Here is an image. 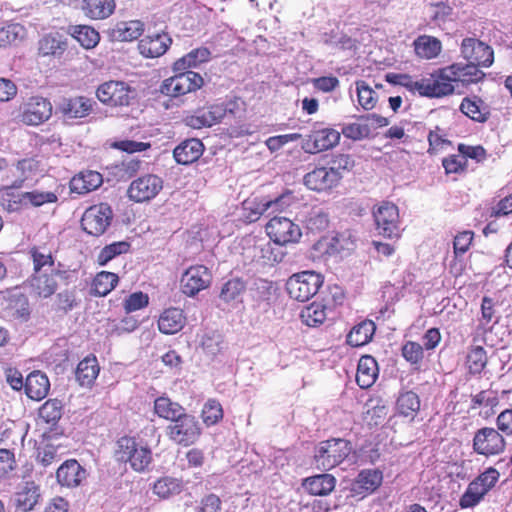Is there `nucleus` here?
I'll list each match as a JSON object with an SVG mask.
<instances>
[{
	"mask_svg": "<svg viewBox=\"0 0 512 512\" xmlns=\"http://www.w3.org/2000/svg\"><path fill=\"white\" fill-rule=\"evenodd\" d=\"M186 317L179 308H169L164 310L158 319L159 331L163 334H175L185 325Z\"/></svg>",
	"mask_w": 512,
	"mask_h": 512,
	"instance_id": "c756f323",
	"label": "nucleus"
},
{
	"mask_svg": "<svg viewBox=\"0 0 512 512\" xmlns=\"http://www.w3.org/2000/svg\"><path fill=\"white\" fill-rule=\"evenodd\" d=\"M149 303V297L147 294L143 292H135L128 296V298L124 302L125 310L129 312H134L139 309L146 307Z\"/></svg>",
	"mask_w": 512,
	"mask_h": 512,
	"instance_id": "69168bd1",
	"label": "nucleus"
},
{
	"mask_svg": "<svg viewBox=\"0 0 512 512\" xmlns=\"http://www.w3.org/2000/svg\"><path fill=\"white\" fill-rule=\"evenodd\" d=\"M144 24L139 20L118 22L110 32L115 41H133L142 35Z\"/></svg>",
	"mask_w": 512,
	"mask_h": 512,
	"instance_id": "473e14b6",
	"label": "nucleus"
},
{
	"mask_svg": "<svg viewBox=\"0 0 512 512\" xmlns=\"http://www.w3.org/2000/svg\"><path fill=\"white\" fill-rule=\"evenodd\" d=\"M499 472L492 467L486 469L473 481H471L463 495L460 497L459 506L462 509L477 506L485 495L496 485L499 480Z\"/></svg>",
	"mask_w": 512,
	"mask_h": 512,
	"instance_id": "20e7f679",
	"label": "nucleus"
},
{
	"mask_svg": "<svg viewBox=\"0 0 512 512\" xmlns=\"http://www.w3.org/2000/svg\"><path fill=\"white\" fill-rule=\"evenodd\" d=\"M403 357L412 364H417L423 359V347L416 343L409 341L402 348Z\"/></svg>",
	"mask_w": 512,
	"mask_h": 512,
	"instance_id": "338daca9",
	"label": "nucleus"
},
{
	"mask_svg": "<svg viewBox=\"0 0 512 512\" xmlns=\"http://www.w3.org/2000/svg\"><path fill=\"white\" fill-rule=\"evenodd\" d=\"M442 164L447 174L460 173L465 170L467 160L465 156L459 153L458 155H451L444 158Z\"/></svg>",
	"mask_w": 512,
	"mask_h": 512,
	"instance_id": "680f3d73",
	"label": "nucleus"
},
{
	"mask_svg": "<svg viewBox=\"0 0 512 512\" xmlns=\"http://www.w3.org/2000/svg\"><path fill=\"white\" fill-rule=\"evenodd\" d=\"M167 437L184 447L194 444L201 436L202 428L194 415L184 412L166 427Z\"/></svg>",
	"mask_w": 512,
	"mask_h": 512,
	"instance_id": "39448f33",
	"label": "nucleus"
},
{
	"mask_svg": "<svg viewBox=\"0 0 512 512\" xmlns=\"http://www.w3.org/2000/svg\"><path fill=\"white\" fill-rule=\"evenodd\" d=\"M373 217L379 235L385 238L400 236L398 207L390 202H383L374 211Z\"/></svg>",
	"mask_w": 512,
	"mask_h": 512,
	"instance_id": "1a4fd4ad",
	"label": "nucleus"
},
{
	"mask_svg": "<svg viewBox=\"0 0 512 512\" xmlns=\"http://www.w3.org/2000/svg\"><path fill=\"white\" fill-rule=\"evenodd\" d=\"M413 46L416 55L427 60L436 58L442 50L441 41L429 35L417 37L413 42Z\"/></svg>",
	"mask_w": 512,
	"mask_h": 512,
	"instance_id": "c9c22d12",
	"label": "nucleus"
},
{
	"mask_svg": "<svg viewBox=\"0 0 512 512\" xmlns=\"http://www.w3.org/2000/svg\"><path fill=\"white\" fill-rule=\"evenodd\" d=\"M172 44L171 37L165 33L148 34L138 43V49L146 58H157L162 56Z\"/></svg>",
	"mask_w": 512,
	"mask_h": 512,
	"instance_id": "6ab92c4d",
	"label": "nucleus"
},
{
	"mask_svg": "<svg viewBox=\"0 0 512 512\" xmlns=\"http://www.w3.org/2000/svg\"><path fill=\"white\" fill-rule=\"evenodd\" d=\"M378 365L376 360L370 356H362L358 362L356 382L362 388L371 387L378 376Z\"/></svg>",
	"mask_w": 512,
	"mask_h": 512,
	"instance_id": "7c9ffc66",
	"label": "nucleus"
},
{
	"mask_svg": "<svg viewBox=\"0 0 512 512\" xmlns=\"http://www.w3.org/2000/svg\"><path fill=\"white\" fill-rule=\"evenodd\" d=\"M461 54L468 62L476 64L479 67H490L494 61L493 49L486 43L475 38L463 39Z\"/></svg>",
	"mask_w": 512,
	"mask_h": 512,
	"instance_id": "dca6fc26",
	"label": "nucleus"
},
{
	"mask_svg": "<svg viewBox=\"0 0 512 512\" xmlns=\"http://www.w3.org/2000/svg\"><path fill=\"white\" fill-rule=\"evenodd\" d=\"M163 188V180L154 174L143 175L131 182L127 194L136 202L142 203L155 198Z\"/></svg>",
	"mask_w": 512,
	"mask_h": 512,
	"instance_id": "ddd939ff",
	"label": "nucleus"
},
{
	"mask_svg": "<svg viewBox=\"0 0 512 512\" xmlns=\"http://www.w3.org/2000/svg\"><path fill=\"white\" fill-rule=\"evenodd\" d=\"M68 33L85 49L94 48L100 40L99 33L88 25H73L68 27Z\"/></svg>",
	"mask_w": 512,
	"mask_h": 512,
	"instance_id": "79ce46f5",
	"label": "nucleus"
},
{
	"mask_svg": "<svg viewBox=\"0 0 512 512\" xmlns=\"http://www.w3.org/2000/svg\"><path fill=\"white\" fill-rule=\"evenodd\" d=\"M31 256L33 259L34 273L42 272L45 266L52 269L54 265V259L51 253H43L37 248L31 249Z\"/></svg>",
	"mask_w": 512,
	"mask_h": 512,
	"instance_id": "e2e57ef3",
	"label": "nucleus"
},
{
	"mask_svg": "<svg viewBox=\"0 0 512 512\" xmlns=\"http://www.w3.org/2000/svg\"><path fill=\"white\" fill-rule=\"evenodd\" d=\"M473 236L474 234L471 231H463L455 236L453 246L456 256L463 255L468 251L472 243Z\"/></svg>",
	"mask_w": 512,
	"mask_h": 512,
	"instance_id": "774afa93",
	"label": "nucleus"
},
{
	"mask_svg": "<svg viewBox=\"0 0 512 512\" xmlns=\"http://www.w3.org/2000/svg\"><path fill=\"white\" fill-rule=\"evenodd\" d=\"M116 457L121 462H129L133 470L144 471L152 461L151 450L133 437H122L117 442Z\"/></svg>",
	"mask_w": 512,
	"mask_h": 512,
	"instance_id": "7ed1b4c3",
	"label": "nucleus"
},
{
	"mask_svg": "<svg viewBox=\"0 0 512 512\" xmlns=\"http://www.w3.org/2000/svg\"><path fill=\"white\" fill-rule=\"evenodd\" d=\"M245 290L246 283L241 278H232L222 285L219 298L225 303L237 302Z\"/></svg>",
	"mask_w": 512,
	"mask_h": 512,
	"instance_id": "c03bdc74",
	"label": "nucleus"
},
{
	"mask_svg": "<svg viewBox=\"0 0 512 512\" xmlns=\"http://www.w3.org/2000/svg\"><path fill=\"white\" fill-rule=\"evenodd\" d=\"M134 90L123 81H107L101 84L96 96L104 104L111 106H127L133 98Z\"/></svg>",
	"mask_w": 512,
	"mask_h": 512,
	"instance_id": "f8f14e48",
	"label": "nucleus"
},
{
	"mask_svg": "<svg viewBox=\"0 0 512 512\" xmlns=\"http://www.w3.org/2000/svg\"><path fill=\"white\" fill-rule=\"evenodd\" d=\"M232 105L234 104H213L197 109L192 115L186 116L184 122L193 129L211 127L219 123L227 113H233Z\"/></svg>",
	"mask_w": 512,
	"mask_h": 512,
	"instance_id": "6e6552de",
	"label": "nucleus"
},
{
	"mask_svg": "<svg viewBox=\"0 0 512 512\" xmlns=\"http://www.w3.org/2000/svg\"><path fill=\"white\" fill-rule=\"evenodd\" d=\"M113 211L106 203L90 206L81 218V227L89 235L101 236L110 226Z\"/></svg>",
	"mask_w": 512,
	"mask_h": 512,
	"instance_id": "0eeeda50",
	"label": "nucleus"
},
{
	"mask_svg": "<svg viewBox=\"0 0 512 512\" xmlns=\"http://www.w3.org/2000/svg\"><path fill=\"white\" fill-rule=\"evenodd\" d=\"M25 29L18 23L9 24L0 29V47L16 44L23 39Z\"/></svg>",
	"mask_w": 512,
	"mask_h": 512,
	"instance_id": "6e6d98bb",
	"label": "nucleus"
},
{
	"mask_svg": "<svg viewBox=\"0 0 512 512\" xmlns=\"http://www.w3.org/2000/svg\"><path fill=\"white\" fill-rule=\"evenodd\" d=\"M342 175L336 168L319 167L304 176L305 186L313 191H327L336 187Z\"/></svg>",
	"mask_w": 512,
	"mask_h": 512,
	"instance_id": "f3484780",
	"label": "nucleus"
},
{
	"mask_svg": "<svg viewBox=\"0 0 512 512\" xmlns=\"http://www.w3.org/2000/svg\"><path fill=\"white\" fill-rule=\"evenodd\" d=\"M182 482L173 477H162L153 485V492L161 498H169L179 494L182 490Z\"/></svg>",
	"mask_w": 512,
	"mask_h": 512,
	"instance_id": "09e8293b",
	"label": "nucleus"
},
{
	"mask_svg": "<svg viewBox=\"0 0 512 512\" xmlns=\"http://www.w3.org/2000/svg\"><path fill=\"white\" fill-rule=\"evenodd\" d=\"M487 365V354L483 347L474 346L467 354V367L472 374H480Z\"/></svg>",
	"mask_w": 512,
	"mask_h": 512,
	"instance_id": "3c124183",
	"label": "nucleus"
},
{
	"mask_svg": "<svg viewBox=\"0 0 512 512\" xmlns=\"http://www.w3.org/2000/svg\"><path fill=\"white\" fill-rule=\"evenodd\" d=\"M506 442L503 436L494 428L479 429L473 438V449L484 456L498 455L505 449Z\"/></svg>",
	"mask_w": 512,
	"mask_h": 512,
	"instance_id": "2eb2a0df",
	"label": "nucleus"
},
{
	"mask_svg": "<svg viewBox=\"0 0 512 512\" xmlns=\"http://www.w3.org/2000/svg\"><path fill=\"white\" fill-rule=\"evenodd\" d=\"M96 102L85 96H76L63 99L58 105V110L66 119H79L87 117Z\"/></svg>",
	"mask_w": 512,
	"mask_h": 512,
	"instance_id": "aec40b11",
	"label": "nucleus"
},
{
	"mask_svg": "<svg viewBox=\"0 0 512 512\" xmlns=\"http://www.w3.org/2000/svg\"><path fill=\"white\" fill-rule=\"evenodd\" d=\"M449 66L438 69L436 72L430 74V90L432 98H441L450 95L454 92V76Z\"/></svg>",
	"mask_w": 512,
	"mask_h": 512,
	"instance_id": "412c9836",
	"label": "nucleus"
},
{
	"mask_svg": "<svg viewBox=\"0 0 512 512\" xmlns=\"http://www.w3.org/2000/svg\"><path fill=\"white\" fill-rule=\"evenodd\" d=\"M210 57L211 52L208 48L199 47L178 59L174 63L173 69L179 73L162 82L161 93L176 98L200 89L204 84L202 76L196 72L184 70L196 68L200 64L208 62Z\"/></svg>",
	"mask_w": 512,
	"mask_h": 512,
	"instance_id": "f257e3e1",
	"label": "nucleus"
},
{
	"mask_svg": "<svg viewBox=\"0 0 512 512\" xmlns=\"http://www.w3.org/2000/svg\"><path fill=\"white\" fill-rule=\"evenodd\" d=\"M382 480L383 475L381 471L377 469L363 470L358 474L354 482V490L360 493H372L381 485Z\"/></svg>",
	"mask_w": 512,
	"mask_h": 512,
	"instance_id": "ea45409f",
	"label": "nucleus"
},
{
	"mask_svg": "<svg viewBox=\"0 0 512 512\" xmlns=\"http://www.w3.org/2000/svg\"><path fill=\"white\" fill-rule=\"evenodd\" d=\"M351 449L350 443L340 438L320 442L314 452L316 468L322 471L331 470L347 458Z\"/></svg>",
	"mask_w": 512,
	"mask_h": 512,
	"instance_id": "f03ea898",
	"label": "nucleus"
},
{
	"mask_svg": "<svg viewBox=\"0 0 512 512\" xmlns=\"http://www.w3.org/2000/svg\"><path fill=\"white\" fill-rule=\"evenodd\" d=\"M201 417L203 423L206 426H212L217 424L223 418V409L219 401L215 399H209L205 402Z\"/></svg>",
	"mask_w": 512,
	"mask_h": 512,
	"instance_id": "5fc2aeb1",
	"label": "nucleus"
},
{
	"mask_svg": "<svg viewBox=\"0 0 512 512\" xmlns=\"http://www.w3.org/2000/svg\"><path fill=\"white\" fill-rule=\"evenodd\" d=\"M39 493L37 487L30 483L16 494L15 503L22 511H30L38 502Z\"/></svg>",
	"mask_w": 512,
	"mask_h": 512,
	"instance_id": "8fccbe9b",
	"label": "nucleus"
},
{
	"mask_svg": "<svg viewBox=\"0 0 512 512\" xmlns=\"http://www.w3.org/2000/svg\"><path fill=\"white\" fill-rule=\"evenodd\" d=\"M449 68L455 74L454 81L461 82L463 84H471L477 83L482 80L485 76L484 72L479 69V66L468 62L464 63H454L449 65Z\"/></svg>",
	"mask_w": 512,
	"mask_h": 512,
	"instance_id": "72a5a7b5",
	"label": "nucleus"
},
{
	"mask_svg": "<svg viewBox=\"0 0 512 512\" xmlns=\"http://www.w3.org/2000/svg\"><path fill=\"white\" fill-rule=\"evenodd\" d=\"M86 476V470L74 459L65 461L56 472L58 483L69 488L79 486Z\"/></svg>",
	"mask_w": 512,
	"mask_h": 512,
	"instance_id": "4be33fe9",
	"label": "nucleus"
},
{
	"mask_svg": "<svg viewBox=\"0 0 512 512\" xmlns=\"http://www.w3.org/2000/svg\"><path fill=\"white\" fill-rule=\"evenodd\" d=\"M302 221L309 230L322 231L329 225V215L325 209L315 206L303 212Z\"/></svg>",
	"mask_w": 512,
	"mask_h": 512,
	"instance_id": "37998d69",
	"label": "nucleus"
},
{
	"mask_svg": "<svg viewBox=\"0 0 512 512\" xmlns=\"http://www.w3.org/2000/svg\"><path fill=\"white\" fill-rule=\"evenodd\" d=\"M326 310V305L313 302L301 311L300 317L307 326L316 327L326 320Z\"/></svg>",
	"mask_w": 512,
	"mask_h": 512,
	"instance_id": "49530a36",
	"label": "nucleus"
},
{
	"mask_svg": "<svg viewBox=\"0 0 512 512\" xmlns=\"http://www.w3.org/2000/svg\"><path fill=\"white\" fill-rule=\"evenodd\" d=\"M200 345L206 354L215 356L222 350L223 337L217 331L205 332L201 337Z\"/></svg>",
	"mask_w": 512,
	"mask_h": 512,
	"instance_id": "4d7b16f0",
	"label": "nucleus"
},
{
	"mask_svg": "<svg viewBox=\"0 0 512 512\" xmlns=\"http://www.w3.org/2000/svg\"><path fill=\"white\" fill-rule=\"evenodd\" d=\"M154 412L158 417L172 423L186 412V410L182 405L178 402L172 401L169 397L160 396L154 400Z\"/></svg>",
	"mask_w": 512,
	"mask_h": 512,
	"instance_id": "e433bc0d",
	"label": "nucleus"
},
{
	"mask_svg": "<svg viewBox=\"0 0 512 512\" xmlns=\"http://www.w3.org/2000/svg\"><path fill=\"white\" fill-rule=\"evenodd\" d=\"M129 249L130 244L126 241H119L106 245L99 252L97 262L99 265L105 266L109 261H111L116 256L121 255L123 253H127Z\"/></svg>",
	"mask_w": 512,
	"mask_h": 512,
	"instance_id": "603ef678",
	"label": "nucleus"
},
{
	"mask_svg": "<svg viewBox=\"0 0 512 512\" xmlns=\"http://www.w3.org/2000/svg\"><path fill=\"white\" fill-rule=\"evenodd\" d=\"M26 395L32 400H42L46 397L50 389L48 377L40 372L34 371L30 373L24 384Z\"/></svg>",
	"mask_w": 512,
	"mask_h": 512,
	"instance_id": "c85d7f7f",
	"label": "nucleus"
},
{
	"mask_svg": "<svg viewBox=\"0 0 512 512\" xmlns=\"http://www.w3.org/2000/svg\"><path fill=\"white\" fill-rule=\"evenodd\" d=\"M341 132L346 138L354 141L362 140L369 136V128L360 120L356 123L344 125Z\"/></svg>",
	"mask_w": 512,
	"mask_h": 512,
	"instance_id": "052dcab7",
	"label": "nucleus"
},
{
	"mask_svg": "<svg viewBox=\"0 0 512 512\" xmlns=\"http://www.w3.org/2000/svg\"><path fill=\"white\" fill-rule=\"evenodd\" d=\"M376 326L371 320H364L355 325L347 335V343L352 347H361L372 340Z\"/></svg>",
	"mask_w": 512,
	"mask_h": 512,
	"instance_id": "f704fd0d",
	"label": "nucleus"
},
{
	"mask_svg": "<svg viewBox=\"0 0 512 512\" xmlns=\"http://www.w3.org/2000/svg\"><path fill=\"white\" fill-rule=\"evenodd\" d=\"M340 140V132L333 128L313 130L302 143V148L310 154L319 153L335 147Z\"/></svg>",
	"mask_w": 512,
	"mask_h": 512,
	"instance_id": "a211bd4d",
	"label": "nucleus"
},
{
	"mask_svg": "<svg viewBox=\"0 0 512 512\" xmlns=\"http://www.w3.org/2000/svg\"><path fill=\"white\" fill-rule=\"evenodd\" d=\"M420 398L413 391H405L399 394L396 401L397 412L404 417L414 419L420 410Z\"/></svg>",
	"mask_w": 512,
	"mask_h": 512,
	"instance_id": "a19ab883",
	"label": "nucleus"
},
{
	"mask_svg": "<svg viewBox=\"0 0 512 512\" xmlns=\"http://www.w3.org/2000/svg\"><path fill=\"white\" fill-rule=\"evenodd\" d=\"M336 482L333 475L323 473L304 479L302 486L313 496H327L335 489Z\"/></svg>",
	"mask_w": 512,
	"mask_h": 512,
	"instance_id": "bb28decb",
	"label": "nucleus"
},
{
	"mask_svg": "<svg viewBox=\"0 0 512 512\" xmlns=\"http://www.w3.org/2000/svg\"><path fill=\"white\" fill-rule=\"evenodd\" d=\"M212 281L210 270L204 265H194L187 268L180 279V289L188 297H194L207 289Z\"/></svg>",
	"mask_w": 512,
	"mask_h": 512,
	"instance_id": "9d476101",
	"label": "nucleus"
},
{
	"mask_svg": "<svg viewBox=\"0 0 512 512\" xmlns=\"http://www.w3.org/2000/svg\"><path fill=\"white\" fill-rule=\"evenodd\" d=\"M322 284L321 274L314 271H302L288 278L286 290L292 299L305 302L318 292Z\"/></svg>",
	"mask_w": 512,
	"mask_h": 512,
	"instance_id": "423d86ee",
	"label": "nucleus"
},
{
	"mask_svg": "<svg viewBox=\"0 0 512 512\" xmlns=\"http://www.w3.org/2000/svg\"><path fill=\"white\" fill-rule=\"evenodd\" d=\"M100 367L95 356H88L79 362L76 369V379L81 386L90 387L97 378Z\"/></svg>",
	"mask_w": 512,
	"mask_h": 512,
	"instance_id": "58836bf2",
	"label": "nucleus"
},
{
	"mask_svg": "<svg viewBox=\"0 0 512 512\" xmlns=\"http://www.w3.org/2000/svg\"><path fill=\"white\" fill-rule=\"evenodd\" d=\"M19 201L23 205L40 207L45 204L56 203L58 201V195L52 191L33 190L22 193Z\"/></svg>",
	"mask_w": 512,
	"mask_h": 512,
	"instance_id": "a18cd8bd",
	"label": "nucleus"
},
{
	"mask_svg": "<svg viewBox=\"0 0 512 512\" xmlns=\"http://www.w3.org/2000/svg\"><path fill=\"white\" fill-rule=\"evenodd\" d=\"M114 0H82L81 9L84 15L93 20H103L111 16L115 10Z\"/></svg>",
	"mask_w": 512,
	"mask_h": 512,
	"instance_id": "2f4dec72",
	"label": "nucleus"
},
{
	"mask_svg": "<svg viewBox=\"0 0 512 512\" xmlns=\"http://www.w3.org/2000/svg\"><path fill=\"white\" fill-rule=\"evenodd\" d=\"M51 115V102L44 97L33 96L21 106L20 120L26 125L37 126L47 121Z\"/></svg>",
	"mask_w": 512,
	"mask_h": 512,
	"instance_id": "4468645a",
	"label": "nucleus"
},
{
	"mask_svg": "<svg viewBox=\"0 0 512 512\" xmlns=\"http://www.w3.org/2000/svg\"><path fill=\"white\" fill-rule=\"evenodd\" d=\"M255 251L258 253L256 256L267 265H273L281 262L283 259V254L279 251H275L272 244L269 242L256 246Z\"/></svg>",
	"mask_w": 512,
	"mask_h": 512,
	"instance_id": "bf43d9fd",
	"label": "nucleus"
},
{
	"mask_svg": "<svg viewBox=\"0 0 512 512\" xmlns=\"http://www.w3.org/2000/svg\"><path fill=\"white\" fill-rule=\"evenodd\" d=\"M204 152V145L197 138L187 139L177 145L173 156L177 163L182 165L192 164L197 161Z\"/></svg>",
	"mask_w": 512,
	"mask_h": 512,
	"instance_id": "b1692460",
	"label": "nucleus"
},
{
	"mask_svg": "<svg viewBox=\"0 0 512 512\" xmlns=\"http://www.w3.org/2000/svg\"><path fill=\"white\" fill-rule=\"evenodd\" d=\"M270 239L278 245L296 243L302 236L300 227L286 217H273L266 225Z\"/></svg>",
	"mask_w": 512,
	"mask_h": 512,
	"instance_id": "9b49d317",
	"label": "nucleus"
},
{
	"mask_svg": "<svg viewBox=\"0 0 512 512\" xmlns=\"http://www.w3.org/2000/svg\"><path fill=\"white\" fill-rule=\"evenodd\" d=\"M103 183L102 175L97 171L87 170L75 175L70 181L72 193L84 195L99 188Z\"/></svg>",
	"mask_w": 512,
	"mask_h": 512,
	"instance_id": "393cba45",
	"label": "nucleus"
},
{
	"mask_svg": "<svg viewBox=\"0 0 512 512\" xmlns=\"http://www.w3.org/2000/svg\"><path fill=\"white\" fill-rule=\"evenodd\" d=\"M460 110L463 114L474 121L485 122L487 120V112L481 108L480 103L469 98H464Z\"/></svg>",
	"mask_w": 512,
	"mask_h": 512,
	"instance_id": "13d9d810",
	"label": "nucleus"
},
{
	"mask_svg": "<svg viewBox=\"0 0 512 512\" xmlns=\"http://www.w3.org/2000/svg\"><path fill=\"white\" fill-rule=\"evenodd\" d=\"M37 460L43 467H48L60 460L58 449L53 445H45L38 449Z\"/></svg>",
	"mask_w": 512,
	"mask_h": 512,
	"instance_id": "0e129e2a",
	"label": "nucleus"
},
{
	"mask_svg": "<svg viewBox=\"0 0 512 512\" xmlns=\"http://www.w3.org/2000/svg\"><path fill=\"white\" fill-rule=\"evenodd\" d=\"M63 404L58 399H48L38 410V418L41 423L53 429L63 415Z\"/></svg>",
	"mask_w": 512,
	"mask_h": 512,
	"instance_id": "4c0bfd02",
	"label": "nucleus"
},
{
	"mask_svg": "<svg viewBox=\"0 0 512 512\" xmlns=\"http://www.w3.org/2000/svg\"><path fill=\"white\" fill-rule=\"evenodd\" d=\"M356 91L359 105L365 110L375 107L378 97L377 93L363 80L356 82Z\"/></svg>",
	"mask_w": 512,
	"mask_h": 512,
	"instance_id": "864d4df0",
	"label": "nucleus"
},
{
	"mask_svg": "<svg viewBox=\"0 0 512 512\" xmlns=\"http://www.w3.org/2000/svg\"><path fill=\"white\" fill-rule=\"evenodd\" d=\"M67 47V38L59 32L46 34L38 42V51L42 56L61 57Z\"/></svg>",
	"mask_w": 512,
	"mask_h": 512,
	"instance_id": "cd10ccee",
	"label": "nucleus"
},
{
	"mask_svg": "<svg viewBox=\"0 0 512 512\" xmlns=\"http://www.w3.org/2000/svg\"><path fill=\"white\" fill-rule=\"evenodd\" d=\"M118 283V276L108 271L99 272L92 283V289L95 295L106 296Z\"/></svg>",
	"mask_w": 512,
	"mask_h": 512,
	"instance_id": "de8ad7c7",
	"label": "nucleus"
},
{
	"mask_svg": "<svg viewBox=\"0 0 512 512\" xmlns=\"http://www.w3.org/2000/svg\"><path fill=\"white\" fill-rule=\"evenodd\" d=\"M30 287L32 293L41 298L52 296L57 290L58 283L56 281V273L51 269V273L36 272L30 279Z\"/></svg>",
	"mask_w": 512,
	"mask_h": 512,
	"instance_id": "a878e982",
	"label": "nucleus"
},
{
	"mask_svg": "<svg viewBox=\"0 0 512 512\" xmlns=\"http://www.w3.org/2000/svg\"><path fill=\"white\" fill-rule=\"evenodd\" d=\"M297 201L294 193L290 190L285 191L278 197L272 200H261L255 210H253L254 218L252 220H256L260 215L268 212H283L294 205Z\"/></svg>",
	"mask_w": 512,
	"mask_h": 512,
	"instance_id": "5701e85b",
	"label": "nucleus"
}]
</instances>
